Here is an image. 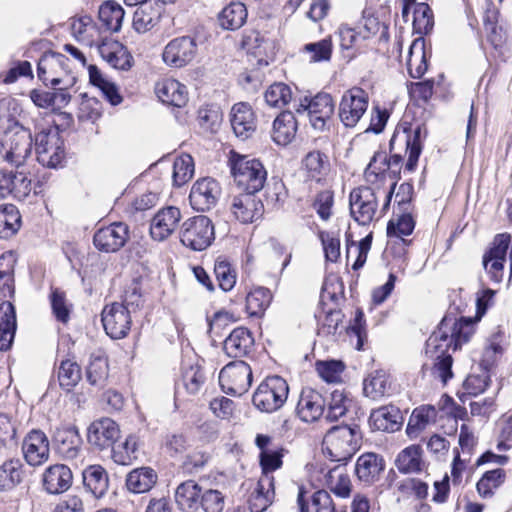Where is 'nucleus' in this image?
<instances>
[{"mask_svg":"<svg viewBox=\"0 0 512 512\" xmlns=\"http://www.w3.org/2000/svg\"><path fill=\"white\" fill-rule=\"evenodd\" d=\"M474 334V326L471 319L461 318L456 321L452 317H444L426 341L427 362L424 366H430L433 377L446 384L452 378L453 359L449 350L456 351L467 343Z\"/></svg>","mask_w":512,"mask_h":512,"instance_id":"obj_1","label":"nucleus"},{"mask_svg":"<svg viewBox=\"0 0 512 512\" xmlns=\"http://www.w3.org/2000/svg\"><path fill=\"white\" fill-rule=\"evenodd\" d=\"M422 127L417 126L413 131L403 128L402 131L396 130L389 142L390 157L386 152L378 151L372 157V167L374 163L381 162L382 170H388V174L393 179H399L403 165L402 150L408 152V159L404 170L413 172L417 167L418 159L422 151Z\"/></svg>","mask_w":512,"mask_h":512,"instance_id":"obj_2","label":"nucleus"},{"mask_svg":"<svg viewBox=\"0 0 512 512\" xmlns=\"http://www.w3.org/2000/svg\"><path fill=\"white\" fill-rule=\"evenodd\" d=\"M361 434L358 426H334L325 435L326 454L334 462L345 464L360 448Z\"/></svg>","mask_w":512,"mask_h":512,"instance_id":"obj_3","label":"nucleus"},{"mask_svg":"<svg viewBox=\"0 0 512 512\" xmlns=\"http://www.w3.org/2000/svg\"><path fill=\"white\" fill-rule=\"evenodd\" d=\"M229 161L234 180L244 191L257 193L264 187L267 171L260 160L232 152Z\"/></svg>","mask_w":512,"mask_h":512,"instance_id":"obj_4","label":"nucleus"},{"mask_svg":"<svg viewBox=\"0 0 512 512\" xmlns=\"http://www.w3.org/2000/svg\"><path fill=\"white\" fill-rule=\"evenodd\" d=\"M33 138L28 129L16 126V130L6 131L2 140L0 154L4 161L16 169L23 168L31 156Z\"/></svg>","mask_w":512,"mask_h":512,"instance_id":"obj_5","label":"nucleus"},{"mask_svg":"<svg viewBox=\"0 0 512 512\" xmlns=\"http://www.w3.org/2000/svg\"><path fill=\"white\" fill-rule=\"evenodd\" d=\"M289 386L280 376L267 377L253 394V405L260 411L272 413L287 401Z\"/></svg>","mask_w":512,"mask_h":512,"instance_id":"obj_6","label":"nucleus"},{"mask_svg":"<svg viewBox=\"0 0 512 512\" xmlns=\"http://www.w3.org/2000/svg\"><path fill=\"white\" fill-rule=\"evenodd\" d=\"M215 239L214 225L204 215L191 217L183 222L180 229L181 243L191 250L202 251Z\"/></svg>","mask_w":512,"mask_h":512,"instance_id":"obj_7","label":"nucleus"},{"mask_svg":"<svg viewBox=\"0 0 512 512\" xmlns=\"http://www.w3.org/2000/svg\"><path fill=\"white\" fill-rule=\"evenodd\" d=\"M335 110L333 98L328 93H318L312 98L304 97L296 107L298 114L307 113L312 127L323 131Z\"/></svg>","mask_w":512,"mask_h":512,"instance_id":"obj_8","label":"nucleus"},{"mask_svg":"<svg viewBox=\"0 0 512 512\" xmlns=\"http://www.w3.org/2000/svg\"><path fill=\"white\" fill-rule=\"evenodd\" d=\"M369 104V97L365 90L353 87L347 90L340 101L338 115L346 128H354L359 123Z\"/></svg>","mask_w":512,"mask_h":512,"instance_id":"obj_9","label":"nucleus"},{"mask_svg":"<svg viewBox=\"0 0 512 512\" xmlns=\"http://www.w3.org/2000/svg\"><path fill=\"white\" fill-rule=\"evenodd\" d=\"M37 161L48 168H57L64 159V146L56 131H41L35 137Z\"/></svg>","mask_w":512,"mask_h":512,"instance_id":"obj_10","label":"nucleus"},{"mask_svg":"<svg viewBox=\"0 0 512 512\" xmlns=\"http://www.w3.org/2000/svg\"><path fill=\"white\" fill-rule=\"evenodd\" d=\"M219 382L223 389L232 395H242L251 386L252 370L242 361H232L225 365L219 373Z\"/></svg>","mask_w":512,"mask_h":512,"instance_id":"obj_11","label":"nucleus"},{"mask_svg":"<svg viewBox=\"0 0 512 512\" xmlns=\"http://www.w3.org/2000/svg\"><path fill=\"white\" fill-rule=\"evenodd\" d=\"M350 213L360 225H368L377 213L378 201L374 190L370 187H358L351 191Z\"/></svg>","mask_w":512,"mask_h":512,"instance_id":"obj_12","label":"nucleus"},{"mask_svg":"<svg viewBox=\"0 0 512 512\" xmlns=\"http://www.w3.org/2000/svg\"><path fill=\"white\" fill-rule=\"evenodd\" d=\"M220 196L221 187L218 181L205 177L193 184L189 201L194 210L205 212L216 206Z\"/></svg>","mask_w":512,"mask_h":512,"instance_id":"obj_13","label":"nucleus"},{"mask_svg":"<svg viewBox=\"0 0 512 512\" xmlns=\"http://www.w3.org/2000/svg\"><path fill=\"white\" fill-rule=\"evenodd\" d=\"M196 51L195 39L181 36L168 42L163 50L162 59L170 67L182 68L195 58Z\"/></svg>","mask_w":512,"mask_h":512,"instance_id":"obj_14","label":"nucleus"},{"mask_svg":"<svg viewBox=\"0 0 512 512\" xmlns=\"http://www.w3.org/2000/svg\"><path fill=\"white\" fill-rule=\"evenodd\" d=\"M103 327L112 339H122L130 330V311L124 304L112 303L102 311Z\"/></svg>","mask_w":512,"mask_h":512,"instance_id":"obj_15","label":"nucleus"},{"mask_svg":"<svg viewBox=\"0 0 512 512\" xmlns=\"http://www.w3.org/2000/svg\"><path fill=\"white\" fill-rule=\"evenodd\" d=\"M129 238L128 225L115 222L107 227L100 228L93 237L95 247L105 253L119 251Z\"/></svg>","mask_w":512,"mask_h":512,"instance_id":"obj_16","label":"nucleus"},{"mask_svg":"<svg viewBox=\"0 0 512 512\" xmlns=\"http://www.w3.org/2000/svg\"><path fill=\"white\" fill-rule=\"evenodd\" d=\"M22 451L30 466H40L49 459L50 443L46 434L38 429L31 430L24 438Z\"/></svg>","mask_w":512,"mask_h":512,"instance_id":"obj_17","label":"nucleus"},{"mask_svg":"<svg viewBox=\"0 0 512 512\" xmlns=\"http://www.w3.org/2000/svg\"><path fill=\"white\" fill-rule=\"evenodd\" d=\"M68 59L60 53H45L37 65L38 78L45 84L56 86L67 74Z\"/></svg>","mask_w":512,"mask_h":512,"instance_id":"obj_18","label":"nucleus"},{"mask_svg":"<svg viewBox=\"0 0 512 512\" xmlns=\"http://www.w3.org/2000/svg\"><path fill=\"white\" fill-rule=\"evenodd\" d=\"M181 218L180 209L177 207L168 206L160 209L151 220L152 239L161 242L169 238L178 228Z\"/></svg>","mask_w":512,"mask_h":512,"instance_id":"obj_19","label":"nucleus"},{"mask_svg":"<svg viewBox=\"0 0 512 512\" xmlns=\"http://www.w3.org/2000/svg\"><path fill=\"white\" fill-rule=\"evenodd\" d=\"M119 427L110 418H101L93 421L87 431L89 444L100 450L111 447L119 437Z\"/></svg>","mask_w":512,"mask_h":512,"instance_id":"obj_20","label":"nucleus"},{"mask_svg":"<svg viewBox=\"0 0 512 512\" xmlns=\"http://www.w3.org/2000/svg\"><path fill=\"white\" fill-rule=\"evenodd\" d=\"M325 405V399L318 391L304 388L297 403L296 413L301 421L312 423L323 415Z\"/></svg>","mask_w":512,"mask_h":512,"instance_id":"obj_21","label":"nucleus"},{"mask_svg":"<svg viewBox=\"0 0 512 512\" xmlns=\"http://www.w3.org/2000/svg\"><path fill=\"white\" fill-rule=\"evenodd\" d=\"M53 444L62 458L74 460L80 454L82 440L75 426H63L55 430Z\"/></svg>","mask_w":512,"mask_h":512,"instance_id":"obj_22","label":"nucleus"},{"mask_svg":"<svg viewBox=\"0 0 512 512\" xmlns=\"http://www.w3.org/2000/svg\"><path fill=\"white\" fill-rule=\"evenodd\" d=\"M255 194L245 191L233 197L231 212L242 223L253 222L262 215L263 204Z\"/></svg>","mask_w":512,"mask_h":512,"instance_id":"obj_23","label":"nucleus"},{"mask_svg":"<svg viewBox=\"0 0 512 512\" xmlns=\"http://www.w3.org/2000/svg\"><path fill=\"white\" fill-rule=\"evenodd\" d=\"M98 52L102 59L115 69L128 70L132 66L133 57L127 48L116 40H104L98 46Z\"/></svg>","mask_w":512,"mask_h":512,"instance_id":"obj_24","label":"nucleus"},{"mask_svg":"<svg viewBox=\"0 0 512 512\" xmlns=\"http://www.w3.org/2000/svg\"><path fill=\"white\" fill-rule=\"evenodd\" d=\"M395 466L402 474H417L425 472L428 463L423 458L422 447L413 444L399 452L395 459Z\"/></svg>","mask_w":512,"mask_h":512,"instance_id":"obj_25","label":"nucleus"},{"mask_svg":"<svg viewBox=\"0 0 512 512\" xmlns=\"http://www.w3.org/2000/svg\"><path fill=\"white\" fill-rule=\"evenodd\" d=\"M72 479V472L68 466L51 465L43 473V487L49 494H60L69 489Z\"/></svg>","mask_w":512,"mask_h":512,"instance_id":"obj_26","label":"nucleus"},{"mask_svg":"<svg viewBox=\"0 0 512 512\" xmlns=\"http://www.w3.org/2000/svg\"><path fill=\"white\" fill-rule=\"evenodd\" d=\"M301 168L307 179L320 183L329 174L331 164L327 154L313 150L303 157Z\"/></svg>","mask_w":512,"mask_h":512,"instance_id":"obj_27","label":"nucleus"},{"mask_svg":"<svg viewBox=\"0 0 512 512\" xmlns=\"http://www.w3.org/2000/svg\"><path fill=\"white\" fill-rule=\"evenodd\" d=\"M385 468L384 459L375 453H365L359 456L355 465L358 479L366 485H371L380 479Z\"/></svg>","mask_w":512,"mask_h":512,"instance_id":"obj_28","label":"nucleus"},{"mask_svg":"<svg viewBox=\"0 0 512 512\" xmlns=\"http://www.w3.org/2000/svg\"><path fill=\"white\" fill-rule=\"evenodd\" d=\"M254 338L245 327L235 328L225 339L223 349L227 356L241 358L247 356L253 349Z\"/></svg>","mask_w":512,"mask_h":512,"instance_id":"obj_29","label":"nucleus"},{"mask_svg":"<svg viewBox=\"0 0 512 512\" xmlns=\"http://www.w3.org/2000/svg\"><path fill=\"white\" fill-rule=\"evenodd\" d=\"M369 425L372 429L384 432H394L400 429L402 425V415L400 410L387 405L375 409L369 417Z\"/></svg>","mask_w":512,"mask_h":512,"instance_id":"obj_30","label":"nucleus"},{"mask_svg":"<svg viewBox=\"0 0 512 512\" xmlns=\"http://www.w3.org/2000/svg\"><path fill=\"white\" fill-rule=\"evenodd\" d=\"M230 122L235 135L242 140L249 138L255 131L254 113L246 103H237L232 107Z\"/></svg>","mask_w":512,"mask_h":512,"instance_id":"obj_31","label":"nucleus"},{"mask_svg":"<svg viewBox=\"0 0 512 512\" xmlns=\"http://www.w3.org/2000/svg\"><path fill=\"white\" fill-rule=\"evenodd\" d=\"M155 93L164 104L175 107H182L188 101L186 87L175 79L168 78L157 82Z\"/></svg>","mask_w":512,"mask_h":512,"instance_id":"obj_32","label":"nucleus"},{"mask_svg":"<svg viewBox=\"0 0 512 512\" xmlns=\"http://www.w3.org/2000/svg\"><path fill=\"white\" fill-rule=\"evenodd\" d=\"M109 377L108 357L103 350H96L90 354L86 367L88 383L98 389H103Z\"/></svg>","mask_w":512,"mask_h":512,"instance_id":"obj_33","label":"nucleus"},{"mask_svg":"<svg viewBox=\"0 0 512 512\" xmlns=\"http://www.w3.org/2000/svg\"><path fill=\"white\" fill-rule=\"evenodd\" d=\"M306 494L304 488L300 487L297 496L300 512H336L333 500L326 490L315 491L309 498Z\"/></svg>","mask_w":512,"mask_h":512,"instance_id":"obj_34","label":"nucleus"},{"mask_svg":"<svg viewBox=\"0 0 512 512\" xmlns=\"http://www.w3.org/2000/svg\"><path fill=\"white\" fill-rule=\"evenodd\" d=\"M163 6L160 4H144L139 6L133 15V27L138 33L152 30L160 22Z\"/></svg>","mask_w":512,"mask_h":512,"instance_id":"obj_35","label":"nucleus"},{"mask_svg":"<svg viewBox=\"0 0 512 512\" xmlns=\"http://www.w3.org/2000/svg\"><path fill=\"white\" fill-rule=\"evenodd\" d=\"M16 332V313L14 306L7 302L0 305V350H8Z\"/></svg>","mask_w":512,"mask_h":512,"instance_id":"obj_36","label":"nucleus"},{"mask_svg":"<svg viewBox=\"0 0 512 512\" xmlns=\"http://www.w3.org/2000/svg\"><path fill=\"white\" fill-rule=\"evenodd\" d=\"M297 130L296 119L290 111L279 114L273 122L272 139L278 145L285 146L295 137Z\"/></svg>","mask_w":512,"mask_h":512,"instance_id":"obj_37","label":"nucleus"},{"mask_svg":"<svg viewBox=\"0 0 512 512\" xmlns=\"http://www.w3.org/2000/svg\"><path fill=\"white\" fill-rule=\"evenodd\" d=\"M388 375L383 370L370 373L363 382L364 395L374 401H379L390 394L391 384Z\"/></svg>","mask_w":512,"mask_h":512,"instance_id":"obj_38","label":"nucleus"},{"mask_svg":"<svg viewBox=\"0 0 512 512\" xmlns=\"http://www.w3.org/2000/svg\"><path fill=\"white\" fill-rule=\"evenodd\" d=\"M274 498V483L267 476H261L255 491L250 495L249 508L251 512H263Z\"/></svg>","mask_w":512,"mask_h":512,"instance_id":"obj_39","label":"nucleus"},{"mask_svg":"<svg viewBox=\"0 0 512 512\" xmlns=\"http://www.w3.org/2000/svg\"><path fill=\"white\" fill-rule=\"evenodd\" d=\"M157 478V473L150 467L136 468L127 475L126 487L136 494L145 493L153 488Z\"/></svg>","mask_w":512,"mask_h":512,"instance_id":"obj_40","label":"nucleus"},{"mask_svg":"<svg viewBox=\"0 0 512 512\" xmlns=\"http://www.w3.org/2000/svg\"><path fill=\"white\" fill-rule=\"evenodd\" d=\"M24 466L20 459L6 460L0 466V491H11L24 478Z\"/></svg>","mask_w":512,"mask_h":512,"instance_id":"obj_41","label":"nucleus"},{"mask_svg":"<svg viewBox=\"0 0 512 512\" xmlns=\"http://www.w3.org/2000/svg\"><path fill=\"white\" fill-rule=\"evenodd\" d=\"M407 69L414 79L421 78L427 70L425 43L422 38L415 39L408 51Z\"/></svg>","mask_w":512,"mask_h":512,"instance_id":"obj_42","label":"nucleus"},{"mask_svg":"<svg viewBox=\"0 0 512 512\" xmlns=\"http://www.w3.org/2000/svg\"><path fill=\"white\" fill-rule=\"evenodd\" d=\"M247 19V9L241 2H231L218 15L220 26L226 30L241 28Z\"/></svg>","mask_w":512,"mask_h":512,"instance_id":"obj_43","label":"nucleus"},{"mask_svg":"<svg viewBox=\"0 0 512 512\" xmlns=\"http://www.w3.org/2000/svg\"><path fill=\"white\" fill-rule=\"evenodd\" d=\"M201 495L200 486L193 480H187L177 487L175 501L183 511L197 509Z\"/></svg>","mask_w":512,"mask_h":512,"instance_id":"obj_44","label":"nucleus"},{"mask_svg":"<svg viewBox=\"0 0 512 512\" xmlns=\"http://www.w3.org/2000/svg\"><path fill=\"white\" fill-rule=\"evenodd\" d=\"M435 418L436 409L433 406L427 405L415 408L406 428V433L409 438H417L431 422L435 421Z\"/></svg>","mask_w":512,"mask_h":512,"instance_id":"obj_45","label":"nucleus"},{"mask_svg":"<svg viewBox=\"0 0 512 512\" xmlns=\"http://www.w3.org/2000/svg\"><path fill=\"white\" fill-rule=\"evenodd\" d=\"M83 483L94 497L100 498L108 489V475L101 466H90L83 471Z\"/></svg>","mask_w":512,"mask_h":512,"instance_id":"obj_46","label":"nucleus"},{"mask_svg":"<svg viewBox=\"0 0 512 512\" xmlns=\"http://www.w3.org/2000/svg\"><path fill=\"white\" fill-rule=\"evenodd\" d=\"M124 15V9L115 1H106L99 8V20L111 32L121 29Z\"/></svg>","mask_w":512,"mask_h":512,"instance_id":"obj_47","label":"nucleus"},{"mask_svg":"<svg viewBox=\"0 0 512 512\" xmlns=\"http://www.w3.org/2000/svg\"><path fill=\"white\" fill-rule=\"evenodd\" d=\"M272 294L268 288L256 287L246 296V311L250 316H260L270 305Z\"/></svg>","mask_w":512,"mask_h":512,"instance_id":"obj_48","label":"nucleus"},{"mask_svg":"<svg viewBox=\"0 0 512 512\" xmlns=\"http://www.w3.org/2000/svg\"><path fill=\"white\" fill-rule=\"evenodd\" d=\"M506 480L504 469L497 468L485 472L476 484L477 491L482 498H491Z\"/></svg>","mask_w":512,"mask_h":512,"instance_id":"obj_49","label":"nucleus"},{"mask_svg":"<svg viewBox=\"0 0 512 512\" xmlns=\"http://www.w3.org/2000/svg\"><path fill=\"white\" fill-rule=\"evenodd\" d=\"M181 382L189 394H197L205 382L200 365L183 362Z\"/></svg>","mask_w":512,"mask_h":512,"instance_id":"obj_50","label":"nucleus"},{"mask_svg":"<svg viewBox=\"0 0 512 512\" xmlns=\"http://www.w3.org/2000/svg\"><path fill=\"white\" fill-rule=\"evenodd\" d=\"M328 489L337 497L348 498L351 494V481L349 476L340 468L330 469L326 475Z\"/></svg>","mask_w":512,"mask_h":512,"instance_id":"obj_51","label":"nucleus"},{"mask_svg":"<svg viewBox=\"0 0 512 512\" xmlns=\"http://www.w3.org/2000/svg\"><path fill=\"white\" fill-rule=\"evenodd\" d=\"M21 217L14 205L0 206V238L13 236L20 228Z\"/></svg>","mask_w":512,"mask_h":512,"instance_id":"obj_52","label":"nucleus"},{"mask_svg":"<svg viewBox=\"0 0 512 512\" xmlns=\"http://www.w3.org/2000/svg\"><path fill=\"white\" fill-rule=\"evenodd\" d=\"M81 380V368L70 359L61 361L58 369V381L66 391H71Z\"/></svg>","mask_w":512,"mask_h":512,"instance_id":"obj_53","label":"nucleus"},{"mask_svg":"<svg viewBox=\"0 0 512 512\" xmlns=\"http://www.w3.org/2000/svg\"><path fill=\"white\" fill-rule=\"evenodd\" d=\"M214 273L218 281V285L223 291L228 292L234 288L237 274L236 270L228 260L218 257L215 261Z\"/></svg>","mask_w":512,"mask_h":512,"instance_id":"obj_54","label":"nucleus"},{"mask_svg":"<svg viewBox=\"0 0 512 512\" xmlns=\"http://www.w3.org/2000/svg\"><path fill=\"white\" fill-rule=\"evenodd\" d=\"M194 175V160L189 154H182L173 163L172 179L175 186L181 187Z\"/></svg>","mask_w":512,"mask_h":512,"instance_id":"obj_55","label":"nucleus"},{"mask_svg":"<svg viewBox=\"0 0 512 512\" xmlns=\"http://www.w3.org/2000/svg\"><path fill=\"white\" fill-rule=\"evenodd\" d=\"M434 26L433 12L427 3H417L413 11V28L417 34H428Z\"/></svg>","mask_w":512,"mask_h":512,"instance_id":"obj_56","label":"nucleus"},{"mask_svg":"<svg viewBox=\"0 0 512 512\" xmlns=\"http://www.w3.org/2000/svg\"><path fill=\"white\" fill-rule=\"evenodd\" d=\"M19 108L14 99L4 98L0 100V130H16V126H21L16 119Z\"/></svg>","mask_w":512,"mask_h":512,"instance_id":"obj_57","label":"nucleus"},{"mask_svg":"<svg viewBox=\"0 0 512 512\" xmlns=\"http://www.w3.org/2000/svg\"><path fill=\"white\" fill-rule=\"evenodd\" d=\"M112 458L120 465H130L137 459V440L135 436H128L126 440L112 448Z\"/></svg>","mask_w":512,"mask_h":512,"instance_id":"obj_58","label":"nucleus"},{"mask_svg":"<svg viewBox=\"0 0 512 512\" xmlns=\"http://www.w3.org/2000/svg\"><path fill=\"white\" fill-rule=\"evenodd\" d=\"M266 103L273 108H283L292 99L291 88L284 83H274L265 92Z\"/></svg>","mask_w":512,"mask_h":512,"instance_id":"obj_59","label":"nucleus"},{"mask_svg":"<svg viewBox=\"0 0 512 512\" xmlns=\"http://www.w3.org/2000/svg\"><path fill=\"white\" fill-rule=\"evenodd\" d=\"M50 305L52 313L61 323H67L70 319V312L72 305L68 303L66 295L58 288L52 289L50 296Z\"/></svg>","mask_w":512,"mask_h":512,"instance_id":"obj_60","label":"nucleus"},{"mask_svg":"<svg viewBox=\"0 0 512 512\" xmlns=\"http://www.w3.org/2000/svg\"><path fill=\"white\" fill-rule=\"evenodd\" d=\"M20 169L16 172L9 171L10 195L18 200L27 197L31 191V180L28 179L24 167Z\"/></svg>","mask_w":512,"mask_h":512,"instance_id":"obj_61","label":"nucleus"},{"mask_svg":"<svg viewBox=\"0 0 512 512\" xmlns=\"http://www.w3.org/2000/svg\"><path fill=\"white\" fill-rule=\"evenodd\" d=\"M415 228V220L409 212H402L396 222L390 220L387 225V235L389 237L403 238L412 234Z\"/></svg>","mask_w":512,"mask_h":512,"instance_id":"obj_62","label":"nucleus"},{"mask_svg":"<svg viewBox=\"0 0 512 512\" xmlns=\"http://www.w3.org/2000/svg\"><path fill=\"white\" fill-rule=\"evenodd\" d=\"M345 365L340 360H327L316 362V371L319 376L329 383H336L341 380Z\"/></svg>","mask_w":512,"mask_h":512,"instance_id":"obj_63","label":"nucleus"},{"mask_svg":"<svg viewBox=\"0 0 512 512\" xmlns=\"http://www.w3.org/2000/svg\"><path fill=\"white\" fill-rule=\"evenodd\" d=\"M351 400L348 399L343 391L334 390L331 393V399L328 404L326 419L329 421H336L344 416L348 410Z\"/></svg>","mask_w":512,"mask_h":512,"instance_id":"obj_64","label":"nucleus"}]
</instances>
